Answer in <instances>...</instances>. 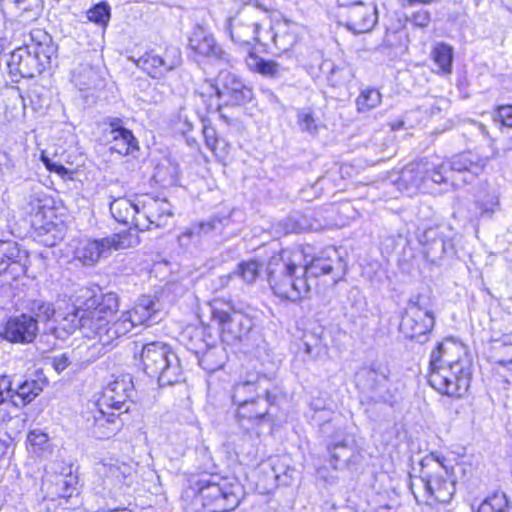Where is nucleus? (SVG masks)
Instances as JSON below:
<instances>
[{"label": "nucleus", "instance_id": "1", "mask_svg": "<svg viewBox=\"0 0 512 512\" xmlns=\"http://www.w3.org/2000/svg\"><path fill=\"white\" fill-rule=\"evenodd\" d=\"M308 249L309 246L284 249L270 257L268 282L275 295L296 302L310 292V277L331 275L334 283L342 279L346 264L335 247H328L317 256L311 255Z\"/></svg>", "mask_w": 512, "mask_h": 512}, {"label": "nucleus", "instance_id": "2", "mask_svg": "<svg viewBox=\"0 0 512 512\" xmlns=\"http://www.w3.org/2000/svg\"><path fill=\"white\" fill-rule=\"evenodd\" d=\"M429 384L438 392L462 397L471 381V361L463 346L439 343L430 356Z\"/></svg>", "mask_w": 512, "mask_h": 512}, {"label": "nucleus", "instance_id": "3", "mask_svg": "<svg viewBox=\"0 0 512 512\" xmlns=\"http://www.w3.org/2000/svg\"><path fill=\"white\" fill-rule=\"evenodd\" d=\"M422 474L410 489L418 503H424L437 511L449 504L456 491V480L446 458L436 452L422 461Z\"/></svg>", "mask_w": 512, "mask_h": 512}, {"label": "nucleus", "instance_id": "4", "mask_svg": "<svg viewBox=\"0 0 512 512\" xmlns=\"http://www.w3.org/2000/svg\"><path fill=\"white\" fill-rule=\"evenodd\" d=\"M30 36L32 42L15 49L7 62L10 75L17 78L15 81L40 75L56 53V47L46 32L38 29L32 31Z\"/></svg>", "mask_w": 512, "mask_h": 512}, {"label": "nucleus", "instance_id": "5", "mask_svg": "<svg viewBox=\"0 0 512 512\" xmlns=\"http://www.w3.org/2000/svg\"><path fill=\"white\" fill-rule=\"evenodd\" d=\"M141 362L144 372L157 380L159 386H172L182 379L180 360L166 343L154 341L142 346Z\"/></svg>", "mask_w": 512, "mask_h": 512}, {"label": "nucleus", "instance_id": "6", "mask_svg": "<svg viewBox=\"0 0 512 512\" xmlns=\"http://www.w3.org/2000/svg\"><path fill=\"white\" fill-rule=\"evenodd\" d=\"M241 485L236 480L208 475L198 480L197 493L210 512H229L240 503Z\"/></svg>", "mask_w": 512, "mask_h": 512}, {"label": "nucleus", "instance_id": "7", "mask_svg": "<svg viewBox=\"0 0 512 512\" xmlns=\"http://www.w3.org/2000/svg\"><path fill=\"white\" fill-rule=\"evenodd\" d=\"M435 325V316L430 299L417 294L409 298L401 314L400 332L411 340L425 343Z\"/></svg>", "mask_w": 512, "mask_h": 512}, {"label": "nucleus", "instance_id": "8", "mask_svg": "<svg viewBox=\"0 0 512 512\" xmlns=\"http://www.w3.org/2000/svg\"><path fill=\"white\" fill-rule=\"evenodd\" d=\"M446 165L434 160H420L405 167L397 181L398 188L408 194L432 192L435 184L448 183Z\"/></svg>", "mask_w": 512, "mask_h": 512}, {"label": "nucleus", "instance_id": "9", "mask_svg": "<svg viewBox=\"0 0 512 512\" xmlns=\"http://www.w3.org/2000/svg\"><path fill=\"white\" fill-rule=\"evenodd\" d=\"M356 387L365 401L393 406L397 402V389L381 368L362 367L355 375Z\"/></svg>", "mask_w": 512, "mask_h": 512}, {"label": "nucleus", "instance_id": "10", "mask_svg": "<svg viewBox=\"0 0 512 512\" xmlns=\"http://www.w3.org/2000/svg\"><path fill=\"white\" fill-rule=\"evenodd\" d=\"M201 88L203 94L217 97V109L221 104L241 105L253 98L252 89L245 85L240 77L229 71H220L215 79L205 80Z\"/></svg>", "mask_w": 512, "mask_h": 512}, {"label": "nucleus", "instance_id": "11", "mask_svg": "<svg viewBox=\"0 0 512 512\" xmlns=\"http://www.w3.org/2000/svg\"><path fill=\"white\" fill-rule=\"evenodd\" d=\"M260 17H263V12L258 8L253 6L245 7L234 17L226 20L225 31L233 42L240 45L260 43Z\"/></svg>", "mask_w": 512, "mask_h": 512}, {"label": "nucleus", "instance_id": "12", "mask_svg": "<svg viewBox=\"0 0 512 512\" xmlns=\"http://www.w3.org/2000/svg\"><path fill=\"white\" fill-rule=\"evenodd\" d=\"M128 233H116L102 239H84L75 250V257L83 265H94L101 258L108 257L113 250L124 249L132 245Z\"/></svg>", "mask_w": 512, "mask_h": 512}, {"label": "nucleus", "instance_id": "13", "mask_svg": "<svg viewBox=\"0 0 512 512\" xmlns=\"http://www.w3.org/2000/svg\"><path fill=\"white\" fill-rule=\"evenodd\" d=\"M338 23L354 34L370 32L377 23V9L363 1L341 2L337 12Z\"/></svg>", "mask_w": 512, "mask_h": 512}, {"label": "nucleus", "instance_id": "14", "mask_svg": "<svg viewBox=\"0 0 512 512\" xmlns=\"http://www.w3.org/2000/svg\"><path fill=\"white\" fill-rule=\"evenodd\" d=\"M83 296L86 297L83 307L88 317L84 323L90 326L93 333L95 327L106 325L108 318L118 310V296L113 292L95 294L89 289L84 291Z\"/></svg>", "mask_w": 512, "mask_h": 512}, {"label": "nucleus", "instance_id": "15", "mask_svg": "<svg viewBox=\"0 0 512 512\" xmlns=\"http://www.w3.org/2000/svg\"><path fill=\"white\" fill-rule=\"evenodd\" d=\"M121 413L115 410L100 407L99 403H94L93 408L86 412V429L98 439H108L116 435L123 426L120 417Z\"/></svg>", "mask_w": 512, "mask_h": 512}, {"label": "nucleus", "instance_id": "16", "mask_svg": "<svg viewBox=\"0 0 512 512\" xmlns=\"http://www.w3.org/2000/svg\"><path fill=\"white\" fill-rule=\"evenodd\" d=\"M447 176L449 177L448 182H451L453 186H458V176L463 174L460 180L463 183L472 182L473 179L478 176L486 167L488 163L487 157H481L475 152H464L452 157V159L446 163Z\"/></svg>", "mask_w": 512, "mask_h": 512}, {"label": "nucleus", "instance_id": "17", "mask_svg": "<svg viewBox=\"0 0 512 512\" xmlns=\"http://www.w3.org/2000/svg\"><path fill=\"white\" fill-rule=\"evenodd\" d=\"M136 325L127 314L121 315L113 322L108 320L106 325L95 327L93 332V339H97L91 346L92 350L96 351L98 355L105 354L114 347V343L119 338L127 335Z\"/></svg>", "mask_w": 512, "mask_h": 512}, {"label": "nucleus", "instance_id": "18", "mask_svg": "<svg viewBox=\"0 0 512 512\" xmlns=\"http://www.w3.org/2000/svg\"><path fill=\"white\" fill-rule=\"evenodd\" d=\"M29 264L27 250L13 240H0V275L17 280L26 275Z\"/></svg>", "mask_w": 512, "mask_h": 512}, {"label": "nucleus", "instance_id": "19", "mask_svg": "<svg viewBox=\"0 0 512 512\" xmlns=\"http://www.w3.org/2000/svg\"><path fill=\"white\" fill-rule=\"evenodd\" d=\"M213 315L221 328L222 342L228 345L241 341L254 325L253 319L241 311H215Z\"/></svg>", "mask_w": 512, "mask_h": 512}, {"label": "nucleus", "instance_id": "20", "mask_svg": "<svg viewBox=\"0 0 512 512\" xmlns=\"http://www.w3.org/2000/svg\"><path fill=\"white\" fill-rule=\"evenodd\" d=\"M140 215L143 220L137 226L141 230L161 228L167 225L168 219L173 216L172 206L165 198L144 195L140 197Z\"/></svg>", "mask_w": 512, "mask_h": 512}, {"label": "nucleus", "instance_id": "21", "mask_svg": "<svg viewBox=\"0 0 512 512\" xmlns=\"http://www.w3.org/2000/svg\"><path fill=\"white\" fill-rule=\"evenodd\" d=\"M133 382L130 375H124L121 378L109 383L102 392L97 401L100 407L112 409L120 413L127 412V400L131 397Z\"/></svg>", "mask_w": 512, "mask_h": 512}, {"label": "nucleus", "instance_id": "22", "mask_svg": "<svg viewBox=\"0 0 512 512\" xmlns=\"http://www.w3.org/2000/svg\"><path fill=\"white\" fill-rule=\"evenodd\" d=\"M265 398L258 396L243 403L236 404L238 406L236 418L241 427L249 429L250 426L259 424L268 414L269 406L272 404L275 396L265 390Z\"/></svg>", "mask_w": 512, "mask_h": 512}, {"label": "nucleus", "instance_id": "23", "mask_svg": "<svg viewBox=\"0 0 512 512\" xmlns=\"http://www.w3.org/2000/svg\"><path fill=\"white\" fill-rule=\"evenodd\" d=\"M354 439L344 429L338 428L330 437L327 450L330 455V464L338 469L354 462Z\"/></svg>", "mask_w": 512, "mask_h": 512}, {"label": "nucleus", "instance_id": "24", "mask_svg": "<svg viewBox=\"0 0 512 512\" xmlns=\"http://www.w3.org/2000/svg\"><path fill=\"white\" fill-rule=\"evenodd\" d=\"M37 333V319L22 314L7 321L2 336L9 342L26 344L31 343L36 338Z\"/></svg>", "mask_w": 512, "mask_h": 512}, {"label": "nucleus", "instance_id": "25", "mask_svg": "<svg viewBox=\"0 0 512 512\" xmlns=\"http://www.w3.org/2000/svg\"><path fill=\"white\" fill-rule=\"evenodd\" d=\"M181 64V55L175 52L172 58L163 57L154 51L143 54L136 60V65L152 78H161L167 72Z\"/></svg>", "mask_w": 512, "mask_h": 512}, {"label": "nucleus", "instance_id": "26", "mask_svg": "<svg viewBox=\"0 0 512 512\" xmlns=\"http://www.w3.org/2000/svg\"><path fill=\"white\" fill-rule=\"evenodd\" d=\"M85 318L88 317L84 307L74 308L56 320L57 325L51 329L52 333L56 338L65 340L76 330L80 329L83 330L87 337L93 338L92 329L84 323Z\"/></svg>", "mask_w": 512, "mask_h": 512}, {"label": "nucleus", "instance_id": "27", "mask_svg": "<svg viewBox=\"0 0 512 512\" xmlns=\"http://www.w3.org/2000/svg\"><path fill=\"white\" fill-rule=\"evenodd\" d=\"M106 135L113 142L111 150L120 155H129L139 150L137 139L132 131L123 126L122 120L119 118H112L109 121V129L106 130Z\"/></svg>", "mask_w": 512, "mask_h": 512}, {"label": "nucleus", "instance_id": "28", "mask_svg": "<svg viewBox=\"0 0 512 512\" xmlns=\"http://www.w3.org/2000/svg\"><path fill=\"white\" fill-rule=\"evenodd\" d=\"M189 47L200 56L215 61L229 62V55L216 43L212 35L207 34L201 28L192 33L189 39Z\"/></svg>", "mask_w": 512, "mask_h": 512}, {"label": "nucleus", "instance_id": "29", "mask_svg": "<svg viewBox=\"0 0 512 512\" xmlns=\"http://www.w3.org/2000/svg\"><path fill=\"white\" fill-rule=\"evenodd\" d=\"M423 246V254L432 263L442 259L449 249L452 248L450 240L446 239L438 227L426 229L419 239Z\"/></svg>", "mask_w": 512, "mask_h": 512}, {"label": "nucleus", "instance_id": "30", "mask_svg": "<svg viewBox=\"0 0 512 512\" xmlns=\"http://www.w3.org/2000/svg\"><path fill=\"white\" fill-rule=\"evenodd\" d=\"M312 62L310 63V67L314 65L321 64L320 68H329V73L327 75V81L331 87L339 88L351 81L353 78L352 69L347 65H334L330 61H322V55L319 51H312Z\"/></svg>", "mask_w": 512, "mask_h": 512}, {"label": "nucleus", "instance_id": "31", "mask_svg": "<svg viewBox=\"0 0 512 512\" xmlns=\"http://www.w3.org/2000/svg\"><path fill=\"white\" fill-rule=\"evenodd\" d=\"M245 63L250 71L271 79L279 78L287 71L280 63L266 60L254 52L247 55Z\"/></svg>", "mask_w": 512, "mask_h": 512}, {"label": "nucleus", "instance_id": "32", "mask_svg": "<svg viewBox=\"0 0 512 512\" xmlns=\"http://www.w3.org/2000/svg\"><path fill=\"white\" fill-rule=\"evenodd\" d=\"M126 312L133 320L136 327L145 324L151 325L158 321V308L156 307L155 301L148 296L141 297L136 305Z\"/></svg>", "mask_w": 512, "mask_h": 512}, {"label": "nucleus", "instance_id": "33", "mask_svg": "<svg viewBox=\"0 0 512 512\" xmlns=\"http://www.w3.org/2000/svg\"><path fill=\"white\" fill-rule=\"evenodd\" d=\"M110 212L117 222L128 225L134 214L140 213V197L135 200L126 197L114 198L110 202Z\"/></svg>", "mask_w": 512, "mask_h": 512}, {"label": "nucleus", "instance_id": "34", "mask_svg": "<svg viewBox=\"0 0 512 512\" xmlns=\"http://www.w3.org/2000/svg\"><path fill=\"white\" fill-rule=\"evenodd\" d=\"M73 82L80 91H90L103 85V79L97 69L90 65H81L73 74Z\"/></svg>", "mask_w": 512, "mask_h": 512}, {"label": "nucleus", "instance_id": "35", "mask_svg": "<svg viewBox=\"0 0 512 512\" xmlns=\"http://www.w3.org/2000/svg\"><path fill=\"white\" fill-rule=\"evenodd\" d=\"M229 217H219L213 216L207 221L198 222L192 224L189 229L182 233L180 239L185 237L193 238V237H202L206 236L211 232L219 231L221 232L224 227L228 225Z\"/></svg>", "mask_w": 512, "mask_h": 512}, {"label": "nucleus", "instance_id": "36", "mask_svg": "<svg viewBox=\"0 0 512 512\" xmlns=\"http://www.w3.org/2000/svg\"><path fill=\"white\" fill-rule=\"evenodd\" d=\"M67 470V473L61 472L51 480L53 494L61 498H70L78 492V477L72 473L71 467Z\"/></svg>", "mask_w": 512, "mask_h": 512}, {"label": "nucleus", "instance_id": "37", "mask_svg": "<svg viewBox=\"0 0 512 512\" xmlns=\"http://www.w3.org/2000/svg\"><path fill=\"white\" fill-rule=\"evenodd\" d=\"M43 390L41 384L35 379H26L14 386L15 399L19 406H25L32 402Z\"/></svg>", "mask_w": 512, "mask_h": 512}, {"label": "nucleus", "instance_id": "38", "mask_svg": "<svg viewBox=\"0 0 512 512\" xmlns=\"http://www.w3.org/2000/svg\"><path fill=\"white\" fill-rule=\"evenodd\" d=\"M226 359L227 355L222 347L209 348L199 358V365L208 372H215L224 366Z\"/></svg>", "mask_w": 512, "mask_h": 512}, {"label": "nucleus", "instance_id": "39", "mask_svg": "<svg viewBox=\"0 0 512 512\" xmlns=\"http://www.w3.org/2000/svg\"><path fill=\"white\" fill-rule=\"evenodd\" d=\"M262 263L256 259L240 262L232 271L234 278H240L246 284H253L262 271Z\"/></svg>", "mask_w": 512, "mask_h": 512}, {"label": "nucleus", "instance_id": "40", "mask_svg": "<svg viewBox=\"0 0 512 512\" xmlns=\"http://www.w3.org/2000/svg\"><path fill=\"white\" fill-rule=\"evenodd\" d=\"M259 381L258 380H246L238 382L234 386L232 400L234 404L247 402L252 398H258L259 394Z\"/></svg>", "mask_w": 512, "mask_h": 512}, {"label": "nucleus", "instance_id": "41", "mask_svg": "<svg viewBox=\"0 0 512 512\" xmlns=\"http://www.w3.org/2000/svg\"><path fill=\"white\" fill-rule=\"evenodd\" d=\"M432 58L443 74H450L453 62V48L445 43H438L432 50Z\"/></svg>", "mask_w": 512, "mask_h": 512}, {"label": "nucleus", "instance_id": "42", "mask_svg": "<svg viewBox=\"0 0 512 512\" xmlns=\"http://www.w3.org/2000/svg\"><path fill=\"white\" fill-rule=\"evenodd\" d=\"M476 512H512V505L509 504L505 494L495 493L485 499Z\"/></svg>", "mask_w": 512, "mask_h": 512}, {"label": "nucleus", "instance_id": "43", "mask_svg": "<svg viewBox=\"0 0 512 512\" xmlns=\"http://www.w3.org/2000/svg\"><path fill=\"white\" fill-rule=\"evenodd\" d=\"M381 94L378 90L367 88L361 91L356 99V106L358 112H367L381 103Z\"/></svg>", "mask_w": 512, "mask_h": 512}, {"label": "nucleus", "instance_id": "44", "mask_svg": "<svg viewBox=\"0 0 512 512\" xmlns=\"http://www.w3.org/2000/svg\"><path fill=\"white\" fill-rule=\"evenodd\" d=\"M110 17L111 9L106 2H100L87 11L88 20L99 26H107Z\"/></svg>", "mask_w": 512, "mask_h": 512}, {"label": "nucleus", "instance_id": "45", "mask_svg": "<svg viewBox=\"0 0 512 512\" xmlns=\"http://www.w3.org/2000/svg\"><path fill=\"white\" fill-rule=\"evenodd\" d=\"M105 471L104 473L108 478L118 482L124 483L128 474H130V466L125 463H111L104 465Z\"/></svg>", "mask_w": 512, "mask_h": 512}, {"label": "nucleus", "instance_id": "46", "mask_svg": "<svg viewBox=\"0 0 512 512\" xmlns=\"http://www.w3.org/2000/svg\"><path fill=\"white\" fill-rule=\"evenodd\" d=\"M10 400L13 405L19 407V402L15 399L14 393V381L10 376L1 375L0 376V405L4 404L6 401Z\"/></svg>", "mask_w": 512, "mask_h": 512}, {"label": "nucleus", "instance_id": "47", "mask_svg": "<svg viewBox=\"0 0 512 512\" xmlns=\"http://www.w3.org/2000/svg\"><path fill=\"white\" fill-rule=\"evenodd\" d=\"M31 311L37 318L43 321L50 320L55 314V309L52 303L40 300H36L32 303Z\"/></svg>", "mask_w": 512, "mask_h": 512}, {"label": "nucleus", "instance_id": "48", "mask_svg": "<svg viewBox=\"0 0 512 512\" xmlns=\"http://www.w3.org/2000/svg\"><path fill=\"white\" fill-rule=\"evenodd\" d=\"M273 41L279 50L287 51L296 44L297 38L295 34L285 30L283 32H276L273 35Z\"/></svg>", "mask_w": 512, "mask_h": 512}, {"label": "nucleus", "instance_id": "49", "mask_svg": "<svg viewBox=\"0 0 512 512\" xmlns=\"http://www.w3.org/2000/svg\"><path fill=\"white\" fill-rule=\"evenodd\" d=\"M279 226L282 228L285 234L289 233H301L306 230L308 226L302 223L300 217L290 216L279 222Z\"/></svg>", "mask_w": 512, "mask_h": 512}, {"label": "nucleus", "instance_id": "50", "mask_svg": "<svg viewBox=\"0 0 512 512\" xmlns=\"http://www.w3.org/2000/svg\"><path fill=\"white\" fill-rule=\"evenodd\" d=\"M41 6L39 0H34L29 7H24L23 12L20 14V19L24 23L36 21L41 15Z\"/></svg>", "mask_w": 512, "mask_h": 512}, {"label": "nucleus", "instance_id": "51", "mask_svg": "<svg viewBox=\"0 0 512 512\" xmlns=\"http://www.w3.org/2000/svg\"><path fill=\"white\" fill-rule=\"evenodd\" d=\"M409 21L418 28H426L431 22V15L428 10L420 9L412 13Z\"/></svg>", "mask_w": 512, "mask_h": 512}, {"label": "nucleus", "instance_id": "52", "mask_svg": "<svg viewBox=\"0 0 512 512\" xmlns=\"http://www.w3.org/2000/svg\"><path fill=\"white\" fill-rule=\"evenodd\" d=\"M298 123L302 131L316 133L317 125L310 112H301L298 115Z\"/></svg>", "mask_w": 512, "mask_h": 512}, {"label": "nucleus", "instance_id": "53", "mask_svg": "<svg viewBox=\"0 0 512 512\" xmlns=\"http://www.w3.org/2000/svg\"><path fill=\"white\" fill-rule=\"evenodd\" d=\"M494 119H499L503 126L512 128V105L497 107Z\"/></svg>", "mask_w": 512, "mask_h": 512}, {"label": "nucleus", "instance_id": "54", "mask_svg": "<svg viewBox=\"0 0 512 512\" xmlns=\"http://www.w3.org/2000/svg\"><path fill=\"white\" fill-rule=\"evenodd\" d=\"M27 440L31 446L43 449L44 446L48 443L49 438L47 434L41 431L33 430L28 434Z\"/></svg>", "mask_w": 512, "mask_h": 512}, {"label": "nucleus", "instance_id": "55", "mask_svg": "<svg viewBox=\"0 0 512 512\" xmlns=\"http://www.w3.org/2000/svg\"><path fill=\"white\" fill-rule=\"evenodd\" d=\"M311 408L314 410L315 415L312 417L314 421H320L322 420V417L318 415L320 412L331 414V411L327 409L326 403L324 400L320 398L313 399L311 402ZM325 421V424H327L330 421V418H323Z\"/></svg>", "mask_w": 512, "mask_h": 512}, {"label": "nucleus", "instance_id": "56", "mask_svg": "<svg viewBox=\"0 0 512 512\" xmlns=\"http://www.w3.org/2000/svg\"><path fill=\"white\" fill-rule=\"evenodd\" d=\"M234 279L233 272H230L225 275H221L216 277L215 279L211 280V288L213 291L217 292L219 290H222L224 288L229 287L230 282Z\"/></svg>", "mask_w": 512, "mask_h": 512}, {"label": "nucleus", "instance_id": "57", "mask_svg": "<svg viewBox=\"0 0 512 512\" xmlns=\"http://www.w3.org/2000/svg\"><path fill=\"white\" fill-rule=\"evenodd\" d=\"M52 367L58 372H63L66 368L69 367L71 361L66 353L56 355L51 359Z\"/></svg>", "mask_w": 512, "mask_h": 512}, {"label": "nucleus", "instance_id": "58", "mask_svg": "<svg viewBox=\"0 0 512 512\" xmlns=\"http://www.w3.org/2000/svg\"><path fill=\"white\" fill-rule=\"evenodd\" d=\"M203 136L205 139L206 146L211 150L215 151L218 139L216 137V131L214 128L209 126L203 127Z\"/></svg>", "mask_w": 512, "mask_h": 512}, {"label": "nucleus", "instance_id": "59", "mask_svg": "<svg viewBox=\"0 0 512 512\" xmlns=\"http://www.w3.org/2000/svg\"><path fill=\"white\" fill-rule=\"evenodd\" d=\"M42 161L49 171L55 172L62 177L68 174V169L66 167L61 164L52 162L48 157L44 155L42 156Z\"/></svg>", "mask_w": 512, "mask_h": 512}, {"label": "nucleus", "instance_id": "60", "mask_svg": "<svg viewBox=\"0 0 512 512\" xmlns=\"http://www.w3.org/2000/svg\"><path fill=\"white\" fill-rule=\"evenodd\" d=\"M304 347L305 353L311 357H316L321 351V346L316 339L314 344L308 341H304Z\"/></svg>", "mask_w": 512, "mask_h": 512}, {"label": "nucleus", "instance_id": "61", "mask_svg": "<svg viewBox=\"0 0 512 512\" xmlns=\"http://www.w3.org/2000/svg\"><path fill=\"white\" fill-rule=\"evenodd\" d=\"M502 348L504 350V353L510 355L511 357L507 359H499L497 362L502 366H511L512 369V342H504Z\"/></svg>", "mask_w": 512, "mask_h": 512}, {"label": "nucleus", "instance_id": "62", "mask_svg": "<svg viewBox=\"0 0 512 512\" xmlns=\"http://www.w3.org/2000/svg\"><path fill=\"white\" fill-rule=\"evenodd\" d=\"M143 220V215H140V213H137V214H134V217L131 218L130 220V223L131 225L134 226L135 229H137L138 231H142L138 226H137V223L138 221H141Z\"/></svg>", "mask_w": 512, "mask_h": 512}, {"label": "nucleus", "instance_id": "63", "mask_svg": "<svg viewBox=\"0 0 512 512\" xmlns=\"http://www.w3.org/2000/svg\"><path fill=\"white\" fill-rule=\"evenodd\" d=\"M393 509H394V506H392L390 504H383V505H379L376 508V512H391Z\"/></svg>", "mask_w": 512, "mask_h": 512}, {"label": "nucleus", "instance_id": "64", "mask_svg": "<svg viewBox=\"0 0 512 512\" xmlns=\"http://www.w3.org/2000/svg\"><path fill=\"white\" fill-rule=\"evenodd\" d=\"M433 0H403V3L407 4V5H414L415 3H423V4H429L431 3Z\"/></svg>", "mask_w": 512, "mask_h": 512}]
</instances>
